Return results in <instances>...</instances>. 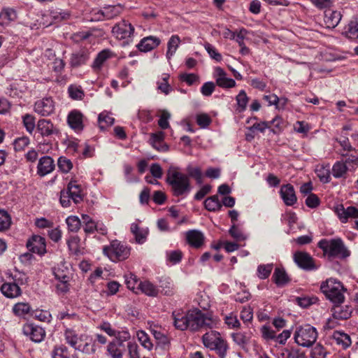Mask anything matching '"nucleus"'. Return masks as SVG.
<instances>
[{"instance_id": "f257e3e1", "label": "nucleus", "mask_w": 358, "mask_h": 358, "mask_svg": "<svg viewBox=\"0 0 358 358\" xmlns=\"http://www.w3.org/2000/svg\"><path fill=\"white\" fill-rule=\"evenodd\" d=\"M166 182L171 186L176 196L187 194L191 191L189 177L178 171L176 168H171L167 172Z\"/></svg>"}, {"instance_id": "f03ea898", "label": "nucleus", "mask_w": 358, "mask_h": 358, "mask_svg": "<svg viewBox=\"0 0 358 358\" xmlns=\"http://www.w3.org/2000/svg\"><path fill=\"white\" fill-rule=\"evenodd\" d=\"M317 246L322 250L324 255L329 259H345L350 255V250L346 248L343 241L338 238L333 239H322Z\"/></svg>"}, {"instance_id": "7ed1b4c3", "label": "nucleus", "mask_w": 358, "mask_h": 358, "mask_svg": "<svg viewBox=\"0 0 358 358\" xmlns=\"http://www.w3.org/2000/svg\"><path fill=\"white\" fill-rule=\"evenodd\" d=\"M320 289L325 296L333 303H342L345 300L344 292L346 291L341 282L330 278L323 282Z\"/></svg>"}, {"instance_id": "20e7f679", "label": "nucleus", "mask_w": 358, "mask_h": 358, "mask_svg": "<svg viewBox=\"0 0 358 358\" xmlns=\"http://www.w3.org/2000/svg\"><path fill=\"white\" fill-rule=\"evenodd\" d=\"M189 330L197 331L201 329H213L216 327V322L209 314L203 313L201 310L195 308L189 310Z\"/></svg>"}, {"instance_id": "39448f33", "label": "nucleus", "mask_w": 358, "mask_h": 358, "mask_svg": "<svg viewBox=\"0 0 358 358\" xmlns=\"http://www.w3.org/2000/svg\"><path fill=\"white\" fill-rule=\"evenodd\" d=\"M295 342L302 347L313 345L317 338V331L314 327L305 324L296 328L294 334Z\"/></svg>"}, {"instance_id": "423d86ee", "label": "nucleus", "mask_w": 358, "mask_h": 358, "mask_svg": "<svg viewBox=\"0 0 358 358\" xmlns=\"http://www.w3.org/2000/svg\"><path fill=\"white\" fill-rule=\"evenodd\" d=\"M103 254L111 261L117 262L127 259L130 255V248L115 240L109 246L103 249Z\"/></svg>"}, {"instance_id": "0eeeda50", "label": "nucleus", "mask_w": 358, "mask_h": 358, "mask_svg": "<svg viewBox=\"0 0 358 358\" xmlns=\"http://www.w3.org/2000/svg\"><path fill=\"white\" fill-rule=\"evenodd\" d=\"M295 264L306 271H315L319 268L314 259L306 252L296 251L293 255Z\"/></svg>"}, {"instance_id": "6e6552de", "label": "nucleus", "mask_w": 358, "mask_h": 358, "mask_svg": "<svg viewBox=\"0 0 358 358\" xmlns=\"http://www.w3.org/2000/svg\"><path fill=\"white\" fill-rule=\"evenodd\" d=\"M134 27L126 20H122L116 24L112 29L113 34L119 40L128 39L132 36Z\"/></svg>"}, {"instance_id": "1a4fd4ad", "label": "nucleus", "mask_w": 358, "mask_h": 358, "mask_svg": "<svg viewBox=\"0 0 358 358\" xmlns=\"http://www.w3.org/2000/svg\"><path fill=\"white\" fill-rule=\"evenodd\" d=\"M27 248L34 253L43 255L46 252L45 239L42 236L34 235L28 240Z\"/></svg>"}, {"instance_id": "9d476101", "label": "nucleus", "mask_w": 358, "mask_h": 358, "mask_svg": "<svg viewBox=\"0 0 358 358\" xmlns=\"http://www.w3.org/2000/svg\"><path fill=\"white\" fill-rule=\"evenodd\" d=\"M171 317L176 329L180 331L189 329V310L186 313L181 310H174Z\"/></svg>"}, {"instance_id": "9b49d317", "label": "nucleus", "mask_w": 358, "mask_h": 358, "mask_svg": "<svg viewBox=\"0 0 358 358\" xmlns=\"http://www.w3.org/2000/svg\"><path fill=\"white\" fill-rule=\"evenodd\" d=\"M23 332L35 343H40L44 339L45 336V330L42 327L34 324L24 325L23 327Z\"/></svg>"}, {"instance_id": "f8f14e48", "label": "nucleus", "mask_w": 358, "mask_h": 358, "mask_svg": "<svg viewBox=\"0 0 358 358\" xmlns=\"http://www.w3.org/2000/svg\"><path fill=\"white\" fill-rule=\"evenodd\" d=\"M34 110L41 116H48L55 110L53 100L48 97L38 100L35 103Z\"/></svg>"}, {"instance_id": "ddd939ff", "label": "nucleus", "mask_w": 358, "mask_h": 358, "mask_svg": "<svg viewBox=\"0 0 358 358\" xmlns=\"http://www.w3.org/2000/svg\"><path fill=\"white\" fill-rule=\"evenodd\" d=\"M280 195L284 203L287 206H292L297 201L294 188L291 184L282 185L280 189Z\"/></svg>"}, {"instance_id": "4468645a", "label": "nucleus", "mask_w": 358, "mask_h": 358, "mask_svg": "<svg viewBox=\"0 0 358 358\" xmlns=\"http://www.w3.org/2000/svg\"><path fill=\"white\" fill-rule=\"evenodd\" d=\"M90 51L86 48H82L71 54L70 65L72 68H78L84 65L90 59Z\"/></svg>"}, {"instance_id": "2eb2a0df", "label": "nucleus", "mask_w": 358, "mask_h": 358, "mask_svg": "<svg viewBox=\"0 0 358 358\" xmlns=\"http://www.w3.org/2000/svg\"><path fill=\"white\" fill-rule=\"evenodd\" d=\"M55 165L54 160L50 156H43L38 160L37 166V173L40 176H45L55 169Z\"/></svg>"}, {"instance_id": "dca6fc26", "label": "nucleus", "mask_w": 358, "mask_h": 358, "mask_svg": "<svg viewBox=\"0 0 358 358\" xmlns=\"http://www.w3.org/2000/svg\"><path fill=\"white\" fill-rule=\"evenodd\" d=\"M83 115L77 110L71 111L67 117L69 127L76 131H81L84 129Z\"/></svg>"}, {"instance_id": "f3484780", "label": "nucleus", "mask_w": 358, "mask_h": 358, "mask_svg": "<svg viewBox=\"0 0 358 358\" xmlns=\"http://www.w3.org/2000/svg\"><path fill=\"white\" fill-rule=\"evenodd\" d=\"M336 213L343 223H346L349 218H358V208L355 206L344 208L341 205L336 208Z\"/></svg>"}, {"instance_id": "a211bd4d", "label": "nucleus", "mask_w": 358, "mask_h": 358, "mask_svg": "<svg viewBox=\"0 0 358 358\" xmlns=\"http://www.w3.org/2000/svg\"><path fill=\"white\" fill-rule=\"evenodd\" d=\"M161 43L159 38L150 36L143 38L136 45L141 52H147L157 48Z\"/></svg>"}, {"instance_id": "6ab92c4d", "label": "nucleus", "mask_w": 358, "mask_h": 358, "mask_svg": "<svg viewBox=\"0 0 358 358\" xmlns=\"http://www.w3.org/2000/svg\"><path fill=\"white\" fill-rule=\"evenodd\" d=\"M217 76L216 84L222 88H231L236 86V82L232 78L227 77L226 72L220 67L215 68Z\"/></svg>"}, {"instance_id": "aec40b11", "label": "nucleus", "mask_w": 358, "mask_h": 358, "mask_svg": "<svg viewBox=\"0 0 358 358\" xmlns=\"http://www.w3.org/2000/svg\"><path fill=\"white\" fill-rule=\"evenodd\" d=\"M122 7L120 4L108 5L98 12L102 17H99L98 20H110L120 14Z\"/></svg>"}, {"instance_id": "412c9836", "label": "nucleus", "mask_w": 358, "mask_h": 358, "mask_svg": "<svg viewBox=\"0 0 358 358\" xmlns=\"http://www.w3.org/2000/svg\"><path fill=\"white\" fill-rule=\"evenodd\" d=\"M187 243L192 247L199 248L204 242V236L200 231L192 229L186 233Z\"/></svg>"}, {"instance_id": "4be33fe9", "label": "nucleus", "mask_w": 358, "mask_h": 358, "mask_svg": "<svg viewBox=\"0 0 358 358\" xmlns=\"http://www.w3.org/2000/svg\"><path fill=\"white\" fill-rule=\"evenodd\" d=\"M332 316L336 320H347L350 317L352 308L349 306H341V303H334Z\"/></svg>"}, {"instance_id": "5701e85b", "label": "nucleus", "mask_w": 358, "mask_h": 358, "mask_svg": "<svg viewBox=\"0 0 358 358\" xmlns=\"http://www.w3.org/2000/svg\"><path fill=\"white\" fill-rule=\"evenodd\" d=\"M66 192H68L71 199L75 203H80L83 200V194L80 185H78L74 181H71L68 185Z\"/></svg>"}, {"instance_id": "b1692460", "label": "nucleus", "mask_w": 358, "mask_h": 358, "mask_svg": "<svg viewBox=\"0 0 358 358\" xmlns=\"http://www.w3.org/2000/svg\"><path fill=\"white\" fill-rule=\"evenodd\" d=\"M341 17V12L328 10L325 11L324 20L327 28L334 29L339 24Z\"/></svg>"}, {"instance_id": "393cba45", "label": "nucleus", "mask_w": 358, "mask_h": 358, "mask_svg": "<svg viewBox=\"0 0 358 358\" xmlns=\"http://www.w3.org/2000/svg\"><path fill=\"white\" fill-rule=\"evenodd\" d=\"M64 337L66 343L73 347L75 350L80 344L79 343L83 341H87V336L80 335V336L76 332L71 329H66L64 332Z\"/></svg>"}, {"instance_id": "a878e982", "label": "nucleus", "mask_w": 358, "mask_h": 358, "mask_svg": "<svg viewBox=\"0 0 358 358\" xmlns=\"http://www.w3.org/2000/svg\"><path fill=\"white\" fill-rule=\"evenodd\" d=\"M130 231L135 237V241L138 244H143L147 240L149 234L148 228H141L137 223L131 224Z\"/></svg>"}, {"instance_id": "bb28decb", "label": "nucleus", "mask_w": 358, "mask_h": 358, "mask_svg": "<svg viewBox=\"0 0 358 358\" xmlns=\"http://www.w3.org/2000/svg\"><path fill=\"white\" fill-rule=\"evenodd\" d=\"M2 294L8 298H15L21 294L20 287L15 282H6L1 285Z\"/></svg>"}, {"instance_id": "cd10ccee", "label": "nucleus", "mask_w": 358, "mask_h": 358, "mask_svg": "<svg viewBox=\"0 0 358 358\" xmlns=\"http://www.w3.org/2000/svg\"><path fill=\"white\" fill-rule=\"evenodd\" d=\"M17 18V12L11 8H3L0 13V25L7 26Z\"/></svg>"}, {"instance_id": "c85d7f7f", "label": "nucleus", "mask_w": 358, "mask_h": 358, "mask_svg": "<svg viewBox=\"0 0 358 358\" xmlns=\"http://www.w3.org/2000/svg\"><path fill=\"white\" fill-rule=\"evenodd\" d=\"M37 130L42 136H49L55 132H57V130L54 128L53 124L50 120L45 119L38 120Z\"/></svg>"}, {"instance_id": "c756f323", "label": "nucleus", "mask_w": 358, "mask_h": 358, "mask_svg": "<svg viewBox=\"0 0 358 358\" xmlns=\"http://www.w3.org/2000/svg\"><path fill=\"white\" fill-rule=\"evenodd\" d=\"M164 138V133L163 131H158L156 133L151 134L150 143L152 147L158 151L166 152L169 150V147L166 145H162L160 147H157V143H163Z\"/></svg>"}, {"instance_id": "7c9ffc66", "label": "nucleus", "mask_w": 358, "mask_h": 358, "mask_svg": "<svg viewBox=\"0 0 358 358\" xmlns=\"http://www.w3.org/2000/svg\"><path fill=\"white\" fill-rule=\"evenodd\" d=\"M138 289L145 295L149 296H157L159 292L157 286L150 281H140L138 283Z\"/></svg>"}, {"instance_id": "2f4dec72", "label": "nucleus", "mask_w": 358, "mask_h": 358, "mask_svg": "<svg viewBox=\"0 0 358 358\" xmlns=\"http://www.w3.org/2000/svg\"><path fill=\"white\" fill-rule=\"evenodd\" d=\"M332 338L335 341L336 344L341 345L343 349L348 348L352 343L350 336L342 331H334Z\"/></svg>"}, {"instance_id": "473e14b6", "label": "nucleus", "mask_w": 358, "mask_h": 358, "mask_svg": "<svg viewBox=\"0 0 358 358\" xmlns=\"http://www.w3.org/2000/svg\"><path fill=\"white\" fill-rule=\"evenodd\" d=\"M229 345L227 342L222 338H220L210 350H215L220 358H226Z\"/></svg>"}, {"instance_id": "72a5a7b5", "label": "nucleus", "mask_w": 358, "mask_h": 358, "mask_svg": "<svg viewBox=\"0 0 358 358\" xmlns=\"http://www.w3.org/2000/svg\"><path fill=\"white\" fill-rule=\"evenodd\" d=\"M222 336L218 331H210L206 333L202 336L203 344L207 348L210 349L211 347Z\"/></svg>"}, {"instance_id": "f704fd0d", "label": "nucleus", "mask_w": 358, "mask_h": 358, "mask_svg": "<svg viewBox=\"0 0 358 358\" xmlns=\"http://www.w3.org/2000/svg\"><path fill=\"white\" fill-rule=\"evenodd\" d=\"M107 351L112 358H122L124 345H122V342H118L117 343L113 341L108 344Z\"/></svg>"}, {"instance_id": "c9c22d12", "label": "nucleus", "mask_w": 358, "mask_h": 358, "mask_svg": "<svg viewBox=\"0 0 358 358\" xmlns=\"http://www.w3.org/2000/svg\"><path fill=\"white\" fill-rule=\"evenodd\" d=\"M273 279L278 286L284 285L289 280L285 271L284 268H275L273 275Z\"/></svg>"}, {"instance_id": "e433bc0d", "label": "nucleus", "mask_w": 358, "mask_h": 358, "mask_svg": "<svg viewBox=\"0 0 358 358\" xmlns=\"http://www.w3.org/2000/svg\"><path fill=\"white\" fill-rule=\"evenodd\" d=\"M348 170V166L343 161L336 162L332 167V175L336 178H345Z\"/></svg>"}, {"instance_id": "4c0bfd02", "label": "nucleus", "mask_w": 358, "mask_h": 358, "mask_svg": "<svg viewBox=\"0 0 358 358\" xmlns=\"http://www.w3.org/2000/svg\"><path fill=\"white\" fill-rule=\"evenodd\" d=\"M204 206L206 210L211 212L220 210L222 205L220 202L217 195L211 196L207 198L204 201Z\"/></svg>"}, {"instance_id": "58836bf2", "label": "nucleus", "mask_w": 358, "mask_h": 358, "mask_svg": "<svg viewBox=\"0 0 358 358\" xmlns=\"http://www.w3.org/2000/svg\"><path fill=\"white\" fill-rule=\"evenodd\" d=\"M180 43V38L178 35H173L167 44L166 57L169 59L176 52Z\"/></svg>"}, {"instance_id": "ea45409f", "label": "nucleus", "mask_w": 358, "mask_h": 358, "mask_svg": "<svg viewBox=\"0 0 358 358\" xmlns=\"http://www.w3.org/2000/svg\"><path fill=\"white\" fill-rule=\"evenodd\" d=\"M115 119L106 112L101 113L99 115V127L101 131H104L107 127L113 125Z\"/></svg>"}, {"instance_id": "a19ab883", "label": "nucleus", "mask_w": 358, "mask_h": 358, "mask_svg": "<svg viewBox=\"0 0 358 358\" xmlns=\"http://www.w3.org/2000/svg\"><path fill=\"white\" fill-rule=\"evenodd\" d=\"M110 57V52L108 50H103L100 52L95 58L92 67L94 71H98L101 69L104 62Z\"/></svg>"}, {"instance_id": "79ce46f5", "label": "nucleus", "mask_w": 358, "mask_h": 358, "mask_svg": "<svg viewBox=\"0 0 358 358\" xmlns=\"http://www.w3.org/2000/svg\"><path fill=\"white\" fill-rule=\"evenodd\" d=\"M169 75L164 73L157 83V89L166 95H168L172 90V87L169 84Z\"/></svg>"}, {"instance_id": "37998d69", "label": "nucleus", "mask_w": 358, "mask_h": 358, "mask_svg": "<svg viewBox=\"0 0 358 358\" xmlns=\"http://www.w3.org/2000/svg\"><path fill=\"white\" fill-rule=\"evenodd\" d=\"M51 355L52 358H70L68 348L63 345L55 346Z\"/></svg>"}, {"instance_id": "c03bdc74", "label": "nucleus", "mask_w": 358, "mask_h": 358, "mask_svg": "<svg viewBox=\"0 0 358 358\" xmlns=\"http://www.w3.org/2000/svg\"><path fill=\"white\" fill-rule=\"evenodd\" d=\"M273 264L259 265L257 271L258 278L262 280L268 278L273 270Z\"/></svg>"}, {"instance_id": "a18cd8bd", "label": "nucleus", "mask_w": 358, "mask_h": 358, "mask_svg": "<svg viewBox=\"0 0 358 358\" xmlns=\"http://www.w3.org/2000/svg\"><path fill=\"white\" fill-rule=\"evenodd\" d=\"M231 338L233 341L242 348H245L249 342V338L242 332L232 333Z\"/></svg>"}, {"instance_id": "49530a36", "label": "nucleus", "mask_w": 358, "mask_h": 358, "mask_svg": "<svg viewBox=\"0 0 358 358\" xmlns=\"http://www.w3.org/2000/svg\"><path fill=\"white\" fill-rule=\"evenodd\" d=\"M137 337L142 346H143L148 350H152L153 345L150 341L149 336L144 331H138Z\"/></svg>"}, {"instance_id": "de8ad7c7", "label": "nucleus", "mask_w": 358, "mask_h": 358, "mask_svg": "<svg viewBox=\"0 0 358 358\" xmlns=\"http://www.w3.org/2000/svg\"><path fill=\"white\" fill-rule=\"evenodd\" d=\"M68 229L73 232L78 231L81 226V220L77 216H69L66 219Z\"/></svg>"}, {"instance_id": "09e8293b", "label": "nucleus", "mask_w": 358, "mask_h": 358, "mask_svg": "<svg viewBox=\"0 0 358 358\" xmlns=\"http://www.w3.org/2000/svg\"><path fill=\"white\" fill-rule=\"evenodd\" d=\"M31 307L27 303H17L13 308V313L17 316H24L29 313Z\"/></svg>"}, {"instance_id": "8fccbe9b", "label": "nucleus", "mask_w": 358, "mask_h": 358, "mask_svg": "<svg viewBox=\"0 0 358 358\" xmlns=\"http://www.w3.org/2000/svg\"><path fill=\"white\" fill-rule=\"evenodd\" d=\"M11 224V219L8 213L0 209V231H3L9 228Z\"/></svg>"}, {"instance_id": "3c124183", "label": "nucleus", "mask_w": 358, "mask_h": 358, "mask_svg": "<svg viewBox=\"0 0 358 358\" xmlns=\"http://www.w3.org/2000/svg\"><path fill=\"white\" fill-rule=\"evenodd\" d=\"M76 350L87 355H91L95 352L96 345L94 342H92V340H90V342L86 341L84 345L80 343L78 347H76Z\"/></svg>"}, {"instance_id": "603ef678", "label": "nucleus", "mask_w": 358, "mask_h": 358, "mask_svg": "<svg viewBox=\"0 0 358 358\" xmlns=\"http://www.w3.org/2000/svg\"><path fill=\"white\" fill-rule=\"evenodd\" d=\"M22 121L26 130L31 134L36 127L35 117L29 114H26L22 117Z\"/></svg>"}, {"instance_id": "864d4df0", "label": "nucleus", "mask_w": 358, "mask_h": 358, "mask_svg": "<svg viewBox=\"0 0 358 358\" xmlns=\"http://www.w3.org/2000/svg\"><path fill=\"white\" fill-rule=\"evenodd\" d=\"M68 92L70 97L74 100H81L84 96V92L80 87L70 85Z\"/></svg>"}, {"instance_id": "5fc2aeb1", "label": "nucleus", "mask_w": 358, "mask_h": 358, "mask_svg": "<svg viewBox=\"0 0 358 358\" xmlns=\"http://www.w3.org/2000/svg\"><path fill=\"white\" fill-rule=\"evenodd\" d=\"M153 335L157 341V344L163 349H166L169 345V338L160 331H155Z\"/></svg>"}, {"instance_id": "6e6d98bb", "label": "nucleus", "mask_w": 358, "mask_h": 358, "mask_svg": "<svg viewBox=\"0 0 358 358\" xmlns=\"http://www.w3.org/2000/svg\"><path fill=\"white\" fill-rule=\"evenodd\" d=\"M327 350L320 344H317L311 350V358H326Z\"/></svg>"}, {"instance_id": "4d7b16f0", "label": "nucleus", "mask_w": 358, "mask_h": 358, "mask_svg": "<svg viewBox=\"0 0 358 358\" xmlns=\"http://www.w3.org/2000/svg\"><path fill=\"white\" fill-rule=\"evenodd\" d=\"M229 233L236 241H244L247 238V236L235 224H232Z\"/></svg>"}, {"instance_id": "13d9d810", "label": "nucleus", "mask_w": 358, "mask_h": 358, "mask_svg": "<svg viewBox=\"0 0 358 358\" xmlns=\"http://www.w3.org/2000/svg\"><path fill=\"white\" fill-rule=\"evenodd\" d=\"M57 164L59 169L64 173H68L73 167L71 160L64 157H60Z\"/></svg>"}, {"instance_id": "bf43d9fd", "label": "nucleus", "mask_w": 358, "mask_h": 358, "mask_svg": "<svg viewBox=\"0 0 358 358\" xmlns=\"http://www.w3.org/2000/svg\"><path fill=\"white\" fill-rule=\"evenodd\" d=\"M29 144V138L27 136L18 138L13 143L15 151H21L24 150Z\"/></svg>"}, {"instance_id": "052dcab7", "label": "nucleus", "mask_w": 358, "mask_h": 358, "mask_svg": "<svg viewBox=\"0 0 358 358\" xmlns=\"http://www.w3.org/2000/svg\"><path fill=\"white\" fill-rule=\"evenodd\" d=\"M262 336L266 341L273 340L275 338V331L270 327L264 325L260 329Z\"/></svg>"}, {"instance_id": "680f3d73", "label": "nucleus", "mask_w": 358, "mask_h": 358, "mask_svg": "<svg viewBox=\"0 0 358 358\" xmlns=\"http://www.w3.org/2000/svg\"><path fill=\"white\" fill-rule=\"evenodd\" d=\"M125 283L129 289H134L136 287L138 288V283L140 282L136 275L133 273L125 275Z\"/></svg>"}, {"instance_id": "e2e57ef3", "label": "nucleus", "mask_w": 358, "mask_h": 358, "mask_svg": "<svg viewBox=\"0 0 358 358\" xmlns=\"http://www.w3.org/2000/svg\"><path fill=\"white\" fill-rule=\"evenodd\" d=\"M171 117V114L166 110L162 111L160 118L158 121V124L162 129H166L169 127V120Z\"/></svg>"}, {"instance_id": "0e129e2a", "label": "nucleus", "mask_w": 358, "mask_h": 358, "mask_svg": "<svg viewBox=\"0 0 358 358\" xmlns=\"http://www.w3.org/2000/svg\"><path fill=\"white\" fill-rule=\"evenodd\" d=\"M236 99L237 101V104L238 107L241 108V110H245L248 101V97L245 90H241L238 94L236 96Z\"/></svg>"}, {"instance_id": "69168bd1", "label": "nucleus", "mask_w": 358, "mask_h": 358, "mask_svg": "<svg viewBox=\"0 0 358 358\" xmlns=\"http://www.w3.org/2000/svg\"><path fill=\"white\" fill-rule=\"evenodd\" d=\"M204 48L212 59L217 62H220L222 60V57L221 54H220L211 44L206 43Z\"/></svg>"}, {"instance_id": "338daca9", "label": "nucleus", "mask_w": 358, "mask_h": 358, "mask_svg": "<svg viewBox=\"0 0 358 358\" xmlns=\"http://www.w3.org/2000/svg\"><path fill=\"white\" fill-rule=\"evenodd\" d=\"M224 321L229 328H239L241 326V323L237 317L232 313L229 315H227L224 317Z\"/></svg>"}, {"instance_id": "774afa93", "label": "nucleus", "mask_w": 358, "mask_h": 358, "mask_svg": "<svg viewBox=\"0 0 358 358\" xmlns=\"http://www.w3.org/2000/svg\"><path fill=\"white\" fill-rule=\"evenodd\" d=\"M129 358H140L138 346L135 342H129L127 343Z\"/></svg>"}]
</instances>
